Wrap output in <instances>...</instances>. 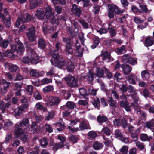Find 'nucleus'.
<instances>
[{
  "mask_svg": "<svg viewBox=\"0 0 154 154\" xmlns=\"http://www.w3.org/2000/svg\"><path fill=\"white\" fill-rule=\"evenodd\" d=\"M45 8V15L44 13L43 10L42 9L40 8L37 10L35 15L38 18L40 19H43L45 16L47 18H48L51 16L52 14V10L50 7L49 5H46Z\"/></svg>",
  "mask_w": 154,
  "mask_h": 154,
  "instance_id": "f257e3e1",
  "label": "nucleus"
},
{
  "mask_svg": "<svg viewBox=\"0 0 154 154\" xmlns=\"http://www.w3.org/2000/svg\"><path fill=\"white\" fill-rule=\"evenodd\" d=\"M29 44L26 46L27 50L28 52H30V60H26V58H25L23 60V62L25 63H32L37 64L39 61V58L37 54L35 53V52L33 49L28 47Z\"/></svg>",
  "mask_w": 154,
  "mask_h": 154,
  "instance_id": "f03ea898",
  "label": "nucleus"
},
{
  "mask_svg": "<svg viewBox=\"0 0 154 154\" xmlns=\"http://www.w3.org/2000/svg\"><path fill=\"white\" fill-rule=\"evenodd\" d=\"M60 58L57 53H54L52 54V58L51 60L52 64L55 66H57L59 68H61L66 67L67 65L66 63L63 61H60L59 59Z\"/></svg>",
  "mask_w": 154,
  "mask_h": 154,
  "instance_id": "7ed1b4c3",
  "label": "nucleus"
},
{
  "mask_svg": "<svg viewBox=\"0 0 154 154\" xmlns=\"http://www.w3.org/2000/svg\"><path fill=\"white\" fill-rule=\"evenodd\" d=\"M108 15L109 18H112L114 17V14L115 13H119L120 11L119 10L118 7L114 4H109L108 5ZM122 12H121L122 13Z\"/></svg>",
  "mask_w": 154,
  "mask_h": 154,
  "instance_id": "20e7f679",
  "label": "nucleus"
},
{
  "mask_svg": "<svg viewBox=\"0 0 154 154\" xmlns=\"http://www.w3.org/2000/svg\"><path fill=\"white\" fill-rule=\"evenodd\" d=\"M132 98L134 99V101L131 104V106L134 107L135 110L136 111L137 113L140 114V110L138 106V104L140 103V101L136 93H135L133 95Z\"/></svg>",
  "mask_w": 154,
  "mask_h": 154,
  "instance_id": "39448f33",
  "label": "nucleus"
},
{
  "mask_svg": "<svg viewBox=\"0 0 154 154\" xmlns=\"http://www.w3.org/2000/svg\"><path fill=\"white\" fill-rule=\"evenodd\" d=\"M26 35L28 40L30 41H33L36 39L35 28L31 27L28 29V32L26 33Z\"/></svg>",
  "mask_w": 154,
  "mask_h": 154,
  "instance_id": "423d86ee",
  "label": "nucleus"
},
{
  "mask_svg": "<svg viewBox=\"0 0 154 154\" xmlns=\"http://www.w3.org/2000/svg\"><path fill=\"white\" fill-rule=\"evenodd\" d=\"M17 50V51L18 54L20 55L22 54L24 51V48L23 44L22 43H18L17 45H13L12 46L11 51L15 52Z\"/></svg>",
  "mask_w": 154,
  "mask_h": 154,
  "instance_id": "0eeeda50",
  "label": "nucleus"
},
{
  "mask_svg": "<svg viewBox=\"0 0 154 154\" xmlns=\"http://www.w3.org/2000/svg\"><path fill=\"white\" fill-rule=\"evenodd\" d=\"M60 100V99L58 97L50 96L47 100V104L48 106H54L58 104Z\"/></svg>",
  "mask_w": 154,
  "mask_h": 154,
  "instance_id": "6e6552de",
  "label": "nucleus"
},
{
  "mask_svg": "<svg viewBox=\"0 0 154 154\" xmlns=\"http://www.w3.org/2000/svg\"><path fill=\"white\" fill-rule=\"evenodd\" d=\"M15 135L16 137H21L20 138L23 141H26L28 139L27 136L23 133V131L20 128H17L15 132Z\"/></svg>",
  "mask_w": 154,
  "mask_h": 154,
  "instance_id": "1a4fd4ad",
  "label": "nucleus"
},
{
  "mask_svg": "<svg viewBox=\"0 0 154 154\" xmlns=\"http://www.w3.org/2000/svg\"><path fill=\"white\" fill-rule=\"evenodd\" d=\"M68 85L71 87L76 86L77 83V79L74 77L69 75L64 78Z\"/></svg>",
  "mask_w": 154,
  "mask_h": 154,
  "instance_id": "9d476101",
  "label": "nucleus"
},
{
  "mask_svg": "<svg viewBox=\"0 0 154 154\" xmlns=\"http://www.w3.org/2000/svg\"><path fill=\"white\" fill-rule=\"evenodd\" d=\"M108 72V69L105 68L100 69L99 67L96 68V75L97 76L100 77H102L104 75V73Z\"/></svg>",
  "mask_w": 154,
  "mask_h": 154,
  "instance_id": "9b49d317",
  "label": "nucleus"
},
{
  "mask_svg": "<svg viewBox=\"0 0 154 154\" xmlns=\"http://www.w3.org/2000/svg\"><path fill=\"white\" fill-rule=\"evenodd\" d=\"M76 55L79 57H81L83 54V48L81 47L80 44L78 41L76 43Z\"/></svg>",
  "mask_w": 154,
  "mask_h": 154,
  "instance_id": "f8f14e48",
  "label": "nucleus"
},
{
  "mask_svg": "<svg viewBox=\"0 0 154 154\" xmlns=\"http://www.w3.org/2000/svg\"><path fill=\"white\" fill-rule=\"evenodd\" d=\"M71 11L74 15L78 16H79L81 13V10L80 8L75 5H72Z\"/></svg>",
  "mask_w": 154,
  "mask_h": 154,
  "instance_id": "ddd939ff",
  "label": "nucleus"
},
{
  "mask_svg": "<svg viewBox=\"0 0 154 154\" xmlns=\"http://www.w3.org/2000/svg\"><path fill=\"white\" fill-rule=\"evenodd\" d=\"M154 40L151 37L148 36L146 38L144 42L145 45L146 47L152 46L153 44Z\"/></svg>",
  "mask_w": 154,
  "mask_h": 154,
  "instance_id": "4468645a",
  "label": "nucleus"
},
{
  "mask_svg": "<svg viewBox=\"0 0 154 154\" xmlns=\"http://www.w3.org/2000/svg\"><path fill=\"white\" fill-rule=\"evenodd\" d=\"M141 75L142 79L144 80H147L150 78V74L146 70H144L141 72Z\"/></svg>",
  "mask_w": 154,
  "mask_h": 154,
  "instance_id": "2eb2a0df",
  "label": "nucleus"
},
{
  "mask_svg": "<svg viewBox=\"0 0 154 154\" xmlns=\"http://www.w3.org/2000/svg\"><path fill=\"white\" fill-rule=\"evenodd\" d=\"M120 105L121 106L124 108L127 111H130V106L129 105V103L128 102L122 100L120 102Z\"/></svg>",
  "mask_w": 154,
  "mask_h": 154,
  "instance_id": "dca6fc26",
  "label": "nucleus"
},
{
  "mask_svg": "<svg viewBox=\"0 0 154 154\" xmlns=\"http://www.w3.org/2000/svg\"><path fill=\"white\" fill-rule=\"evenodd\" d=\"M122 68L124 74H129L132 70V68L128 65L123 64Z\"/></svg>",
  "mask_w": 154,
  "mask_h": 154,
  "instance_id": "f3484780",
  "label": "nucleus"
},
{
  "mask_svg": "<svg viewBox=\"0 0 154 154\" xmlns=\"http://www.w3.org/2000/svg\"><path fill=\"white\" fill-rule=\"evenodd\" d=\"M0 19L3 20L4 23L7 27H9L10 26L11 21L10 18L9 17L5 19L4 15L0 13Z\"/></svg>",
  "mask_w": 154,
  "mask_h": 154,
  "instance_id": "a211bd4d",
  "label": "nucleus"
},
{
  "mask_svg": "<svg viewBox=\"0 0 154 154\" xmlns=\"http://www.w3.org/2000/svg\"><path fill=\"white\" fill-rule=\"evenodd\" d=\"M103 58V60H105L106 61L108 62L110 60H112L113 59L111 58L110 56V54L108 52L106 51L102 55Z\"/></svg>",
  "mask_w": 154,
  "mask_h": 154,
  "instance_id": "6ab92c4d",
  "label": "nucleus"
},
{
  "mask_svg": "<svg viewBox=\"0 0 154 154\" xmlns=\"http://www.w3.org/2000/svg\"><path fill=\"white\" fill-rule=\"evenodd\" d=\"M44 73L42 72L40 74L36 70L33 69L31 70L30 74L32 76L38 77L40 76H42L44 74Z\"/></svg>",
  "mask_w": 154,
  "mask_h": 154,
  "instance_id": "aec40b11",
  "label": "nucleus"
},
{
  "mask_svg": "<svg viewBox=\"0 0 154 154\" xmlns=\"http://www.w3.org/2000/svg\"><path fill=\"white\" fill-rule=\"evenodd\" d=\"M65 50L67 54H71L72 53L73 51L70 44H66Z\"/></svg>",
  "mask_w": 154,
  "mask_h": 154,
  "instance_id": "412c9836",
  "label": "nucleus"
},
{
  "mask_svg": "<svg viewBox=\"0 0 154 154\" xmlns=\"http://www.w3.org/2000/svg\"><path fill=\"white\" fill-rule=\"evenodd\" d=\"M108 102L109 106L113 109L116 108V102L113 100V98L110 97L108 98Z\"/></svg>",
  "mask_w": 154,
  "mask_h": 154,
  "instance_id": "4be33fe9",
  "label": "nucleus"
},
{
  "mask_svg": "<svg viewBox=\"0 0 154 154\" xmlns=\"http://www.w3.org/2000/svg\"><path fill=\"white\" fill-rule=\"evenodd\" d=\"M35 108L37 109L42 110L44 112L47 111L46 109L43 106L42 103L40 102L37 103L35 105Z\"/></svg>",
  "mask_w": 154,
  "mask_h": 154,
  "instance_id": "5701e85b",
  "label": "nucleus"
},
{
  "mask_svg": "<svg viewBox=\"0 0 154 154\" xmlns=\"http://www.w3.org/2000/svg\"><path fill=\"white\" fill-rule=\"evenodd\" d=\"M88 124L87 121H83L82 122L79 126L80 129H84L88 128Z\"/></svg>",
  "mask_w": 154,
  "mask_h": 154,
  "instance_id": "b1692460",
  "label": "nucleus"
},
{
  "mask_svg": "<svg viewBox=\"0 0 154 154\" xmlns=\"http://www.w3.org/2000/svg\"><path fill=\"white\" fill-rule=\"evenodd\" d=\"M134 77V74H131L128 76L127 79L129 83L134 85L136 84V82Z\"/></svg>",
  "mask_w": 154,
  "mask_h": 154,
  "instance_id": "393cba45",
  "label": "nucleus"
},
{
  "mask_svg": "<svg viewBox=\"0 0 154 154\" xmlns=\"http://www.w3.org/2000/svg\"><path fill=\"white\" fill-rule=\"evenodd\" d=\"M128 149V146H124L119 149V151L122 154H127Z\"/></svg>",
  "mask_w": 154,
  "mask_h": 154,
  "instance_id": "a878e982",
  "label": "nucleus"
},
{
  "mask_svg": "<svg viewBox=\"0 0 154 154\" xmlns=\"http://www.w3.org/2000/svg\"><path fill=\"white\" fill-rule=\"evenodd\" d=\"M26 20L25 18L22 17L21 18H19L16 23V26L18 27L20 26L21 23H23Z\"/></svg>",
  "mask_w": 154,
  "mask_h": 154,
  "instance_id": "bb28decb",
  "label": "nucleus"
},
{
  "mask_svg": "<svg viewBox=\"0 0 154 154\" xmlns=\"http://www.w3.org/2000/svg\"><path fill=\"white\" fill-rule=\"evenodd\" d=\"M54 89L53 86H48L43 89L42 91L44 93H48L53 91Z\"/></svg>",
  "mask_w": 154,
  "mask_h": 154,
  "instance_id": "cd10ccee",
  "label": "nucleus"
},
{
  "mask_svg": "<svg viewBox=\"0 0 154 154\" xmlns=\"http://www.w3.org/2000/svg\"><path fill=\"white\" fill-rule=\"evenodd\" d=\"M52 82V80L51 79H48L47 78H45L41 80V84L42 85H44L46 84L51 83Z\"/></svg>",
  "mask_w": 154,
  "mask_h": 154,
  "instance_id": "c85d7f7f",
  "label": "nucleus"
},
{
  "mask_svg": "<svg viewBox=\"0 0 154 154\" xmlns=\"http://www.w3.org/2000/svg\"><path fill=\"white\" fill-rule=\"evenodd\" d=\"M29 2L30 7L31 8H35L38 4L37 0H29Z\"/></svg>",
  "mask_w": 154,
  "mask_h": 154,
  "instance_id": "c756f323",
  "label": "nucleus"
},
{
  "mask_svg": "<svg viewBox=\"0 0 154 154\" xmlns=\"http://www.w3.org/2000/svg\"><path fill=\"white\" fill-rule=\"evenodd\" d=\"M140 138L142 140L144 141L146 140L149 141L152 139L151 137H148L147 135L146 134H142L140 136Z\"/></svg>",
  "mask_w": 154,
  "mask_h": 154,
  "instance_id": "7c9ffc66",
  "label": "nucleus"
},
{
  "mask_svg": "<svg viewBox=\"0 0 154 154\" xmlns=\"http://www.w3.org/2000/svg\"><path fill=\"white\" fill-rule=\"evenodd\" d=\"M64 146V145L63 143H56L53 146V149L54 150H57L63 147Z\"/></svg>",
  "mask_w": 154,
  "mask_h": 154,
  "instance_id": "2f4dec72",
  "label": "nucleus"
},
{
  "mask_svg": "<svg viewBox=\"0 0 154 154\" xmlns=\"http://www.w3.org/2000/svg\"><path fill=\"white\" fill-rule=\"evenodd\" d=\"M18 68L17 65L12 64L11 65L10 68H9V69L11 72H16Z\"/></svg>",
  "mask_w": 154,
  "mask_h": 154,
  "instance_id": "473e14b6",
  "label": "nucleus"
},
{
  "mask_svg": "<svg viewBox=\"0 0 154 154\" xmlns=\"http://www.w3.org/2000/svg\"><path fill=\"white\" fill-rule=\"evenodd\" d=\"M102 132L107 135H109L110 134V130L107 127H105L103 128L101 131Z\"/></svg>",
  "mask_w": 154,
  "mask_h": 154,
  "instance_id": "72a5a7b5",
  "label": "nucleus"
},
{
  "mask_svg": "<svg viewBox=\"0 0 154 154\" xmlns=\"http://www.w3.org/2000/svg\"><path fill=\"white\" fill-rule=\"evenodd\" d=\"M93 147L95 150H98L102 147V144L97 142H95L93 144Z\"/></svg>",
  "mask_w": 154,
  "mask_h": 154,
  "instance_id": "f704fd0d",
  "label": "nucleus"
},
{
  "mask_svg": "<svg viewBox=\"0 0 154 154\" xmlns=\"http://www.w3.org/2000/svg\"><path fill=\"white\" fill-rule=\"evenodd\" d=\"M23 111L20 107L16 108L15 111V116L17 117V116L20 115L23 113Z\"/></svg>",
  "mask_w": 154,
  "mask_h": 154,
  "instance_id": "c9c22d12",
  "label": "nucleus"
},
{
  "mask_svg": "<svg viewBox=\"0 0 154 154\" xmlns=\"http://www.w3.org/2000/svg\"><path fill=\"white\" fill-rule=\"evenodd\" d=\"M38 46L41 49L44 48L45 46V41L42 39H39L38 42Z\"/></svg>",
  "mask_w": 154,
  "mask_h": 154,
  "instance_id": "e433bc0d",
  "label": "nucleus"
},
{
  "mask_svg": "<svg viewBox=\"0 0 154 154\" xmlns=\"http://www.w3.org/2000/svg\"><path fill=\"white\" fill-rule=\"evenodd\" d=\"M3 56H7L9 58H12L14 56V54L11 51H7L3 53Z\"/></svg>",
  "mask_w": 154,
  "mask_h": 154,
  "instance_id": "4c0bfd02",
  "label": "nucleus"
},
{
  "mask_svg": "<svg viewBox=\"0 0 154 154\" xmlns=\"http://www.w3.org/2000/svg\"><path fill=\"white\" fill-rule=\"evenodd\" d=\"M136 145L137 147L140 150L144 149L145 146L143 143L140 142L139 141H137L136 142Z\"/></svg>",
  "mask_w": 154,
  "mask_h": 154,
  "instance_id": "58836bf2",
  "label": "nucleus"
},
{
  "mask_svg": "<svg viewBox=\"0 0 154 154\" xmlns=\"http://www.w3.org/2000/svg\"><path fill=\"white\" fill-rule=\"evenodd\" d=\"M107 118L104 116H99L97 118V120L98 122L102 123L106 121Z\"/></svg>",
  "mask_w": 154,
  "mask_h": 154,
  "instance_id": "ea45409f",
  "label": "nucleus"
},
{
  "mask_svg": "<svg viewBox=\"0 0 154 154\" xmlns=\"http://www.w3.org/2000/svg\"><path fill=\"white\" fill-rule=\"evenodd\" d=\"M66 106L68 109H71L74 108L75 104L73 102L69 101L67 103Z\"/></svg>",
  "mask_w": 154,
  "mask_h": 154,
  "instance_id": "a19ab883",
  "label": "nucleus"
},
{
  "mask_svg": "<svg viewBox=\"0 0 154 154\" xmlns=\"http://www.w3.org/2000/svg\"><path fill=\"white\" fill-rule=\"evenodd\" d=\"M94 106L95 107H99L100 105V102L98 98H96L92 102Z\"/></svg>",
  "mask_w": 154,
  "mask_h": 154,
  "instance_id": "79ce46f5",
  "label": "nucleus"
},
{
  "mask_svg": "<svg viewBox=\"0 0 154 154\" xmlns=\"http://www.w3.org/2000/svg\"><path fill=\"white\" fill-rule=\"evenodd\" d=\"M55 115V112H54L52 111L49 113V115L45 118V120H49L53 118Z\"/></svg>",
  "mask_w": 154,
  "mask_h": 154,
  "instance_id": "37998d69",
  "label": "nucleus"
},
{
  "mask_svg": "<svg viewBox=\"0 0 154 154\" xmlns=\"http://www.w3.org/2000/svg\"><path fill=\"white\" fill-rule=\"evenodd\" d=\"M115 135L116 137L118 138L119 140L123 137L121 133L120 130H116L115 131Z\"/></svg>",
  "mask_w": 154,
  "mask_h": 154,
  "instance_id": "c03bdc74",
  "label": "nucleus"
},
{
  "mask_svg": "<svg viewBox=\"0 0 154 154\" xmlns=\"http://www.w3.org/2000/svg\"><path fill=\"white\" fill-rule=\"evenodd\" d=\"M74 69V66L73 63L71 62H69L68 63L67 66V69L68 71L69 72H72Z\"/></svg>",
  "mask_w": 154,
  "mask_h": 154,
  "instance_id": "a18cd8bd",
  "label": "nucleus"
},
{
  "mask_svg": "<svg viewBox=\"0 0 154 154\" xmlns=\"http://www.w3.org/2000/svg\"><path fill=\"white\" fill-rule=\"evenodd\" d=\"M54 30L53 28L51 27L50 28V29H48V27H45L44 26H43V30L44 33L45 34H47L48 32H51L50 31H53Z\"/></svg>",
  "mask_w": 154,
  "mask_h": 154,
  "instance_id": "49530a36",
  "label": "nucleus"
},
{
  "mask_svg": "<svg viewBox=\"0 0 154 154\" xmlns=\"http://www.w3.org/2000/svg\"><path fill=\"white\" fill-rule=\"evenodd\" d=\"M34 97L35 99L40 100L42 99V97L38 91L35 92L34 94Z\"/></svg>",
  "mask_w": 154,
  "mask_h": 154,
  "instance_id": "de8ad7c7",
  "label": "nucleus"
},
{
  "mask_svg": "<svg viewBox=\"0 0 154 154\" xmlns=\"http://www.w3.org/2000/svg\"><path fill=\"white\" fill-rule=\"evenodd\" d=\"M53 2L54 5L60 3L64 5L66 3V1L65 0H53Z\"/></svg>",
  "mask_w": 154,
  "mask_h": 154,
  "instance_id": "09e8293b",
  "label": "nucleus"
},
{
  "mask_svg": "<svg viewBox=\"0 0 154 154\" xmlns=\"http://www.w3.org/2000/svg\"><path fill=\"white\" fill-rule=\"evenodd\" d=\"M8 44V42L7 40H4L2 42H0V45L4 48H7Z\"/></svg>",
  "mask_w": 154,
  "mask_h": 154,
  "instance_id": "8fccbe9b",
  "label": "nucleus"
},
{
  "mask_svg": "<svg viewBox=\"0 0 154 154\" xmlns=\"http://www.w3.org/2000/svg\"><path fill=\"white\" fill-rule=\"evenodd\" d=\"M40 144L42 146L45 147L47 145L48 142L45 138H43L40 141Z\"/></svg>",
  "mask_w": 154,
  "mask_h": 154,
  "instance_id": "3c124183",
  "label": "nucleus"
},
{
  "mask_svg": "<svg viewBox=\"0 0 154 154\" xmlns=\"http://www.w3.org/2000/svg\"><path fill=\"white\" fill-rule=\"evenodd\" d=\"M125 47L124 46L118 48L116 51V52L119 53H125Z\"/></svg>",
  "mask_w": 154,
  "mask_h": 154,
  "instance_id": "603ef678",
  "label": "nucleus"
},
{
  "mask_svg": "<svg viewBox=\"0 0 154 154\" xmlns=\"http://www.w3.org/2000/svg\"><path fill=\"white\" fill-rule=\"evenodd\" d=\"M128 62L132 65H134L137 63V60L135 59L130 57Z\"/></svg>",
  "mask_w": 154,
  "mask_h": 154,
  "instance_id": "864d4df0",
  "label": "nucleus"
},
{
  "mask_svg": "<svg viewBox=\"0 0 154 154\" xmlns=\"http://www.w3.org/2000/svg\"><path fill=\"white\" fill-rule=\"evenodd\" d=\"M114 79L118 81H120L122 79L120 73L118 72H116L115 75Z\"/></svg>",
  "mask_w": 154,
  "mask_h": 154,
  "instance_id": "5fc2aeb1",
  "label": "nucleus"
},
{
  "mask_svg": "<svg viewBox=\"0 0 154 154\" xmlns=\"http://www.w3.org/2000/svg\"><path fill=\"white\" fill-rule=\"evenodd\" d=\"M26 89L27 92L29 93L30 94H32L33 88L32 86L30 85H27L26 87Z\"/></svg>",
  "mask_w": 154,
  "mask_h": 154,
  "instance_id": "6e6d98bb",
  "label": "nucleus"
},
{
  "mask_svg": "<svg viewBox=\"0 0 154 154\" xmlns=\"http://www.w3.org/2000/svg\"><path fill=\"white\" fill-rule=\"evenodd\" d=\"M45 128L47 131L49 133L53 131V129L52 127L49 124H46L45 125Z\"/></svg>",
  "mask_w": 154,
  "mask_h": 154,
  "instance_id": "4d7b16f0",
  "label": "nucleus"
},
{
  "mask_svg": "<svg viewBox=\"0 0 154 154\" xmlns=\"http://www.w3.org/2000/svg\"><path fill=\"white\" fill-rule=\"evenodd\" d=\"M146 126L149 128L153 127L154 126V120L152 119L150 122H147Z\"/></svg>",
  "mask_w": 154,
  "mask_h": 154,
  "instance_id": "13d9d810",
  "label": "nucleus"
},
{
  "mask_svg": "<svg viewBox=\"0 0 154 154\" xmlns=\"http://www.w3.org/2000/svg\"><path fill=\"white\" fill-rule=\"evenodd\" d=\"M88 135L91 137L94 138L97 136V134L94 131H91L88 133Z\"/></svg>",
  "mask_w": 154,
  "mask_h": 154,
  "instance_id": "bf43d9fd",
  "label": "nucleus"
},
{
  "mask_svg": "<svg viewBox=\"0 0 154 154\" xmlns=\"http://www.w3.org/2000/svg\"><path fill=\"white\" fill-rule=\"evenodd\" d=\"M69 139L70 140L74 143H76L78 140L77 138L74 135H71Z\"/></svg>",
  "mask_w": 154,
  "mask_h": 154,
  "instance_id": "052dcab7",
  "label": "nucleus"
},
{
  "mask_svg": "<svg viewBox=\"0 0 154 154\" xmlns=\"http://www.w3.org/2000/svg\"><path fill=\"white\" fill-rule=\"evenodd\" d=\"M100 8L98 5H94L93 7V11L95 14H97L99 12Z\"/></svg>",
  "mask_w": 154,
  "mask_h": 154,
  "instance_id": "680f3d73",
  "label": "nucleus"
},
{
  "mask_svg": "<svg viewBox=\"0 0 154 154\" xmlns=\"http://www.w3.org/2000/svg\"><path fill=\"white\" fill-rule=\"evenodd\" d=\"M28 120L27 119H24L22 121L20 122V125L21 126H23L27 125L28 123Z\"/></svg>",
  "mask_w": 154,
  "mask_h": 154,
  "instance_id": "e2e57ef3",
  "label": "nucleus"
},
{
  "mask_svg": "<svg viewBox=\"0 0 154 154\" xmlns=\"http://www.w3.org/2000/svg\"><path fill=\"white\" fill-rule=\"evenodd\" d=\"M121 125L124 128L126 127L127 125V120L125 118L122 119Z\"/></svg>",
  "mask_w": 154,
  "mask_h": 154,
  "instance_id": "0e129e2a",
  "label": "nucleus"
},
{
  "mask_svg": "<svg viewBox=\"0 0 154 154\" xmlns=\"http://www.w3.org/2000/svg\"><path fill=\"white\" fill-rule=\"evenodd\" d=\"M79 92L80 94L82 96H83L85 95H88L86 93V90L82 88L79 89Z\"/></svg>",
  "mask_w": 154,
  "mask_h": 154,
  "instance_id": "69168bd1",
  "label": "nucleus"
},
{
  "mask_svg": "<svg viewBox=\"0 0 154 154\" xmlns=\"http://www.w3.org/2000/svg\"><path fill=\"white\" fill-rule=\"evenodd\" d=\"M68 128L72 132H75L79 131L80 129L78 128H72L70 126H68Z\"/></svg>",
  "mask_w": 154,
  "mask_h": 154,
  "instance_id": "338daca9",
  "label": "nucleus"
},
{
  "mask_svg": "<svg viewBox=\"0 0 154 154\" xmlns=\"http://www.w3.org/2000/svg\"><path fill=\"white\" fill-rule=\"evenodd\" d=\"M130 57L128 55H125L123 57V60L124 62H128Z\"/></svg>",
  "mask_w": 154,
  "mask_h": 154,
  "instance_id": "774afa93",
  "label": "nucleus"
}]
</instances>
